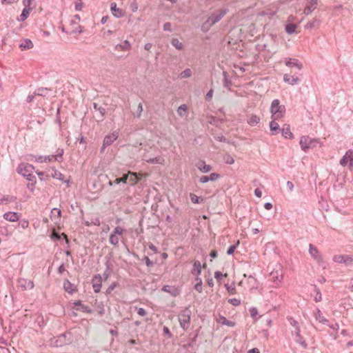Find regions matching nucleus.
<instances>
[{
    "label": "nucleus",
    "mask_w": 353,
    "mask_h": 353,
    "mask_svg": "<svg viewBox=\"0 0 353 353\" xmlns=\"http://www.w3.org/2000/svg\"><path fill=\"white\" fill-rule=\"evenodd\" d=\"M34 170V166L29 163H21L17 168V172L31 182L32 186L36 183V176L33 174Z\"/></svg>",
    "instance_id": "obj_1"
},
{
    "label": "nucleus",
    "mask_w": 353,
    "mask_h": 353,
    "mask_svg": "<svg viewBox=\"0 0 353 353\" xmlns=\"http://www.w3.org/2000/svg\"><path fill=\"white\" fill-rule=\"evenodd\" d=\"M270 111L272 114L271 118L277 120L284 117L285 108L283 105L280 104L279 99H274L272 101Z\"/></svg>",
    "instance_id": "obj_2"
},
{
    "label": "nucleus",
    "mask_w": 353,
    "mask_h": 353,
    "mask_svg": "<svg viewBox=\"0 0 353 353\" xmlns=\"http://www.w3.org/2000/svg\"><path fill=\"white\" fill-rule=\"evenodd\" d=\"M226 14V10H219L218 12L211 14L203 23L202 29L208 31L213 25L219 22Z\"/></svg>",
    "instance_id": "obj_3"
},
{
    "label": "nucleus",
    "mask_w": 353,
    "mask_h": 353,
    "mask_svg": "<svg viewBox=\"0 0 353 353\" xmlns=\"http://www.w3.org/2000/svg\"><path fill=\"white\" fill-rule=\"evenodd\" d=\"M191 314V310L186 307L185 310H182L178 316L180 326L185 331L190 327Z\"/></svg>",
    "instance_id": "obj_4"
},
{
    "label": "nucleus",
    "mask_w": 353,
    "mask_h": 353,
    "mask_svg": "<svg viewBox=\"0 0 353 353\" xmlns=\"http://www.w3.org/2000/svg\"><path fill=\"white\" fill-rule=\"evenodd\" d=\"M125 232V230L121 227V226H117L112 232L110 235L109 238V242L111 245L114 246L115 248L119 247V241L121 240L123 235L124 232Z\"/></svg>",
    "instance_id": "obj_5"
},
{
    "label": "nucleus",
    "mask_w": 353,
    "mask_h": 353,
    "mask_svg": "<svg viewBox=\"0 0 353 353\" xmlns=\"http://www.w3.org/2000/svg\"><path fill=\"white\" fill-rule=\"evenodd\" d=\"M300 145L301 149L306 152L310 148H313L316 145L317 141L308 136H303L300 139Z\"/></svg>",
    "instance_id": "obj_6"
},
{
    "label": "nucleus",
    "mask_w": 353,
    "mask_h": 353,
    "mask_svg": "<svg viewBox=\"0 0 353 353\" xmlns=\"http://www.w3.org/2000/svg\"><path fill=\"white\" fill-rule=\"evenodd\" d=\"M334 262L344 264L346 266L353 265V255L336 254L332 258Z\"/></svg>",
    "instance_id": "obj_7"
},
{
    "label": "nucleus",
    "mask_w": 353,
    "mask_h": 353,
    "mask_svg": "<svg viewBox=\"0 0 353 353\" xmlns=\"http://www.w3.org/2000/svg\"><path fill=\"white\" fill-rule=\"evenodd\" d=\"M68 336H70V333H63L59 335L57 338L52 340V344L56 347H62L70 343L71 341L68 339Z\"/></svg>",
    "instance_id": "obj_8"
},
{
    "label": "nucleus",
    "mask_w": 353,
    "mask_h": 353,
    "mask_svg": "<svg viewBox=\"0 0 353 353\" xmlns=\"http://www.w3.org/2000/svg\"><path fill=\"white\" fill-rule=\"evenodd\" d=\"M272 282L274 283L275 287H279L283 279V274L282 271L276 270L272 271L270 273Z\"/></svg>",
    "instance_id": "obj_9"
},
{
    "label": "nucleus",
    "mask_w": 353,
    "mask_h": 353,
    "mask_svg": "<svg viewBox=\"0 0 353 353\" xmlns=\"http://www.w3.org/2000/svg\"><path fill=\"white\" fill-rule=\"evenodd\" d=\"M309 253L311 256L318 263H320L323 261L322 255L321 254L317 248L311 243L309 245Z\"/></svg>",
    "instance_id": "obj_10"
},
{
    "label": "nucleus",
    "mask_w": 353,
    "mask_h": 353,
    "mask_svg": "<svg viewBox=\"0 0 353 353\" xmlns=\"http://www.w3.org/2000/svg\"><path fill=\"white\" fill-rule=\"evenodd\" d=\"M18 284L23 290H32L34 286L32 281L25 279H19Z\"/></svg>",
    "instance_id": "obj_11"
},
{
    "label": "nucleus",
    "mask_w": 353,
    "mask_h": 353,
    "mask_svg": "<svg viewBox=\"0 0 353 353\" xmlns=\"http://www.w3.org/2000/svg\"><path fill=\"white\" fill-rule=\"evenodd\" d=\"M102 285V276L100 274L95 275L92 279V288L94 292L98 293Z\"/></svg>",
    "instance_id": "obj_12"
},
{
    "label": "nucleus",
    "mask_w": 353,
    "mask_h": 353,
    "mask_svg": "<svg viewBox=\"0 0 353 353\" xmlns=\"http://www.w3.org/2000/svg\"><path fill=\"white\" fill-rule=\"evenodd\" d=\"M195 166L202 173H208L212 170V167L210 165H207L203 160L198 161Z\"/></svg>",
    "instance_id": "obj_13"
},
{
    "label": "nucleus",
    "mask_w": 353,
    "mask_h": 353,
    "mask_svg": "<svg viewBox=\"0 0 353 353\" xmlns=\"http://www.w3.org/2000/svg\"><path fill=\"white\" fill-rule=\"evenodd\" d=\"M300 333V329H296V330H294L292 332V334L295 336V341L299 343L303 348L306 349L307 345L306 342L303 340V337L301 336Z\"/></svg>",
    "instance_id": "obj_14"
},
{
    "label": "nucleus",
    "mask_w": 353,
    "mask_h": 353,
    "mask_svg": "<svg viewBox=\"0 0 353 353\" xmlns=\"http://www.w3.org/2000/svg\"><path fill=\"white\" fill-rule=\"evenodd\" d=\"M283 81L290 85H294L299 83L300 79L290 74H285L283 75Z\"/></svg>",
    "instance_id": "obj_15"
},
{
    "label": "nucleus",
    "mask_w": 353,
    "mask_h": 353,
    "mask_svg": "<svg viewBox=\"0 0 353 353\" xmlns=\"http://www.w3.org/2000/svg\"><path fill=\"white\" fill-rule=\"evenodd\" d=\"M118 138V133L117 132H114L110 134L106 135L104 137L103 143H104V146H109L113 143L114 141H116Z\"/></svg>",
    "instance_id": "obj_16"
},
{
    "label": "nucleus",
    "mask_w": 353,
    "mask_h": 353,
    "mask_svg": "<svg viewBox=\"0 0 353 353\" xmlns=\"http://www.w3.org/2000/svg\"><path fill=\"white\" fill-rule=\"evenodd\" d=\"M63 154V150L59 149L58 153L55 155H48L44 157V161H52L53 160L57 161L58 162H61L62 161V156Z\"/></svg>",
    "instance_id": "obj_17"
},
{
    "label": "nucleus",
    "mask_w": 353,
    "mask_h": 353,
    "mask_svg": "<svg viewBox=\"0 0 353 353\" xmlns=\"http://www.w3.org/2000/svg\"><path fill=\"white\" fill-rule=\"evenodd\" d=\"M285 65L288 67H295L299 70H301L303 68V65L298 59L289 58L285 60Z\"/></svg>",
    "instance_id": "obj_18"
},
{
    "label": "nucleus",
    "mask_w": 353,
    "mask_h": 353,
    "mask_svg": "<svg viewBox=\"0 0 353 353\" xmlns=\"http://www.w3.org/2000/svg\"><path fill=\"white\" fill-rule=\"evenodd\" d=\"M3 218L8 221L15 222L19 219L20 215L15 212H8L3 214Z\"/></svg>",
    "instance_id": "obj_19"
},
{
    "label": "nucleus",
    "mask_w": 353,
    "mask_h": 353,
    "mask_svg": "<svg viewBox=\"0 0 353 353\" xmlns=\"http://www.w3.org/2000/svg\"><path fill=\"white\" fill-rule=\"evenodd\" d=\"M318 0H311L304 9V14L308 15L311 14L316 8Z\"/></svg>",
    "instance_id": "obj_20"
},
{
    "label": "nucleus",
    "mask_w": 353,
    "mask_h": 353,
    "mask_svg": "<svg viewBox=\"0 0 353 353\" xmlns=\"http://www.w3.org/2000/svg\"><path fill=\"white\" fill-rule=\"evenodd\" d=\"M332 330V332L329 333L330 336L332 338L333 340H336L338 339V332L339 330V325L338 323L335 324H329L327 325Z\"/></svg>",
    "instance_id": "obj_21"
},
{
    "label": "nucleus",
    "mask_w": 353,
    "mask_h": 353,
    "mask_svg": "<svg viewBox=\"0 0 353 353\" xmlns=\"http://www.w3.org/2000/svg\"><path fill=\"white\" fill-rule=\"evenodd\" d=\"M314 317L316 321H318L319 323L328 325L329 321L325 318V316L323 315L322 312L319 309H316V311L314 314Z\"/></svg>",
    "instance_id": "obj_22"
},
{
    "label": "nucleus",
    "mask_w": 353,
    "mask_h": 353,
    "mask_svg": "<svg viewBox=\"0 0 353 353\" xmlns=\"http://www.w3.org/2000/svg\"><path fill=\"white\" fill-rule=\"evenodd\" d=\"M93 108L95 110L99 111V121H103L105 114V109L103 107L99 105V104L95 102L93 103Z\"/></svg>",
    "instance_id": "obj_23"
},
{
    "label": "nucleus",
    "mask_w": 353,
    "mask_h": 353,
    "mask_svg": "<svg viewBox=\"0 0 353 353\" xmlns=\"http://www.w3.org/2000/svg\"><path fill=\"white\" fill-rule=\"evenodd\" d=\"M21 50H29L33 48V43L30 39H25L19 44Z\"/></svg>",
    "instance_id": "obj_24"
},
{
    "label": "nucleus",
    "mask_w": 353,
    "mask_h": 353,
    "mask_svg": "<svg viewBox=\"0 0 353 353\" xmlns=\"http://www.w3.org/2000/svg\"><path fill=\"white\" fill-rule=\"evenodd\" d=\"M130 43L128 40H125L121 43L115 46L116 50H128L130 49Z\"/></svg>",
    "instance_id": "obj_25"
},
{
    "label": "nucleus",
    "mask_w": 353,
    "mask_h": 353,
    "mask_svg": "<svg viewBox=\"0 0 353 353\" xmlns=\"http://www.w3.org/2000/svg\"><path fill=\"white\" fill-rule=\"evenodd\" d=\"M260 121V118L256 114H252L248 119V125L252 127L256 126Z\"/></svg>",
    "instance_id": "obj_26"
},
{
    "label": "nucleus",
    "mask_w": 353,
    "mask_h": 353,
    "mask_svg": "<svg viewBox=\"0 0 353 353\" xmlns=\"http://www.w3.org/2000/svg\"><path fill=\"white\" fill-rule=\"evenodd\" d=\"M61 216V211L60 209L54 208L51 211V219L55 221L60 220Z\"/></svg>",
    "instance_id": "obj_27"
},
{
    "label": "nucleus",
    "mask_w": 353,
    "mask_h": 353,
    "mask_svg": "<svg viewBox=\"0 0 353 353\" xmlns=\"http://www.w3.org/2000/svg\"><path fill=\"white\" fill-rule=\"evenodd\" d=\"M201 263L199 261H195L193 264V269L192 274L196 275L197 276L201 274Z\"/></svg>",
    "instance_id": "obj_28"
},
{
    "label": "nucleus",
    "mask_w": 353,
    "mask_h": 353,
    "mask_svg": "<svg viewBox=\"0 0 353 353\" xmlns=\"http://www.w3.org/2000/svg\"><path fill=\"white\" fill-rule=\"evenodd\" d=\"M110 9L116 17H121L123 15V11L117 8V3L113 2L110 5Z\"/></svg>",
    "instance_id": "obj_29"
},
{
    "label": "nucleus",
    "mask_w": 353,
    "mask_h": 353,
    "mask_svg": "<svg viewBox=\"0 0 353 353\" xmlns=\"http://www.w3.org/2000/svg\"><path fill=\"white\" fill-rule=\"evenodd\" d=\"M162 290L165 292H168L172 296H176L178 294V290L174 287L170 285H164Z\"/></svg>",
    "instance_id": "obj_30"
},
{
    "label": "nucleus",
    "mask_w": 353,
    "mask_h": 353,
    "mask_svg": "<svg viewBox=\"0 0 353 353\" xmlns=\"http://www.w3.org/2000/svg\"><path fill=\"white\" fill-rule=\"evenodd\" d=\"M63 288L69 294H72L74 291V285L69 280L64 281Z\"/></svg>",
    "instance_id": "obj_31"
},
{
    "label": "nucleus",
    "mask_w": 353,
    "mask_h": 353,
    "mask_svg": "<svg viewBox=\"0 0 353 353\" xmlns=\"http://www.w3.org/2000/svg\"><path fill=\"white\" fill-rule=\"evenodd\" d=\"M15 199L16 198L14 196L0 194V205L7 203L8 202L14 201Z\"/></svg>",
    "instance_id": "obj_32"
},
{
    "label": "nucleus",
    "mask_w": 353,
    "mask_h": 353,
    "mask_svg": "<svg viewBox=\"0 0 353 353\" xmlns=\"http://www.w3.org/2000/svg\"><path fill=\"white\" fill-rule=\"evenodd\" d=\"M32 10V8H23L22 13L21 14L18 20L20 21H24L25 20H26Z\"/></svg>",
    "instance_id": "obj_33"
},
{
    "label": "nucleus",
    "mask_w": 353,
    "mask_h": 353,
    "mask_svg": "<svg viewBox=\"0 0 353 353\" xmlns=\"http://www.w3.org/2000/svg\"><path fill=\"white\" fill-rule=\"evenodd\" d=\"M270 128L273 135L276 134L280 130L279 125L274 119L270 123Z\"/></svg>",
    "instance_id": "obj_34"
},
{
    "label": "nucleus",
    "mask_w": 353,
    "mask_h": 353,
    "mask_svg": "<svg viewBox=\"0 0 353 353\" xmlns=\"http://www.w3.org/2000/svg\"><path fill=\"white\" fill-rule=\"evenodd\" d=\"M126 175H128V179L132 184H134L139 180V174L137 172H129Z\"/></svg>",
    "instance_id": "obj_35"
},
{
    "label": "nucleus",
    "mask_w": 353,
    "mask_h": 353,
    "mask_svg": "<svg viewBox=\"0 0 353 353\" xmlns=\"http://www.w3.org/2000/svg\"><path fill=\"white\" fill-rule=\"evenodd\" d=\"M219 323L232 327L235 325L234 322L228 320L225 316H220Z\"/></svg>",
    "instance_id": "obj_36"
},
{
    "label": "nucleus",
    "mask_w": 353,
    "mask_h": 353,
    "mask_svg": "<svg viewBox=\"0 0 353 353\" xmlns=\"http://www.w3.org/2000/svg\"><path fill=\"white\" fill-rule=\"evenodd\" d=\"M194 288L199 292H201L203 290L202 280L199 276L195 279V284Z\"/></svg>",
    "instance_id": "obj_37"
},
{
    "label": "nucleus",
    "mask_w": 353,
    "mask_h": 353,
    "mask_svg": "<svg viewBox=\"0 0 353 353\" xmlns=\"http://www.w3.org/2000/svg\"><path fill=\"white\" fill-rule=\"evenodd\" d=\"M282 135L285 138H289L291 139L293 137L292 133L290 132V127L288 125L286 128H283L281 130Z\"/></svg>",
    "instance_id": "obj_38"
},
{
    "label": "nucleus",
    "mask_w": 353,
    "mask_h": 353,
    "mask_svg": "<svg viewBox=\"0 0 353 353\" xmlns=\"http://www.w3.org/2000/svg\"><path fill=\"white\" fill-rule=\"evenodd\" d=\"M74 305L77 306V307L76 308L77 310H80L83 312H90V310H88V307L86 306V305H84L81 303V302L80 301H77L74 303Z\"/></svg>",
    "instance_id": "obj_39"
},
{
    "label": "nucleus",
    "mask_w": 353,
    "mask_h": 353,
    "mask_svg": "<svg viewBox=\"0 0 353 353\" xmlns=\"http://www.w3.org/2000/svg\"><path fill=\"white\" fill-rule=\"evenodd\" d=\"M351 154V150H348L346 152V153L345 154V155L341 158V159L340 160V164L342 165V166H345L347 163L349 162V154Z\"/></svg>",
    "instance_id": "obj_40"
},
{
    "label": "nucleus",
    "mask_w": 353,
    "mask_h": 353,
    "mask_svg": "<svg viewBox=\"0 0 353 353\" xmlns=\"http://www.w3.org/2000/svg\"><path fill=\"white\" fill-rule=\"evenodd\" d=\"M61 236H63L64 238L66 239V242L68 243V239L67 238V236L64 233H62L61 234H60L58 232H52V234L51 235V239L53 241H59L61 239Z\"/></svg>",
    "instance_id": "obj_41"
},
{
    "label": "nucleus",
    "mask_w": 353,
    "mask_h": 353,
    "mask_svg": "<svg viewBox=\"0 0 353 353\" xmlns=\"http://www.w3.org/2000/svg\"><path fill=\"white\" fill-rule=\"evenodd\" d=\"M171 43L177 50H182L183 48V43L180 42L178 39H172Z\"/></svg>",
    "instance_id": "obj_42"
},
{
    "label": "nucleus",
    "mask_w": 353,
    "mask_h": 353,
    "mask_svg": "<svg viewBox=\"0 0 353 353\" xmlns=\"http://www.w3.org/2000/svg\"><path fill=\"white\" fill-rule=\"evenodd\" d=\"M49 90L46 88H40L34 92V94L41 97H46L48 94Z\"/></svg>",
    "instance_id": "obj_43"
},
{
    "label": "nucleus",
    "mask_w": 353,
    "mask_h": 353,
    "mask_svg": "<svg viewBox=\"0 0 353 353\" xmlns=\"http://www.w3.org/2000/svg\"><path fill=\"white\" fill-rule=\"evenodd\" d=\"M190 197L191 201L194 203H196V204L201 203L203 201V199L202 197L198 196L194 194L191 193L190 194Z\"/></svg>",
    "instance_id": "obj_44"
},
{
    "label": "nucleus",
    "mask_w": 353,
    "mask_h": 353,
    "mask_svg": "<svg viewBox=\"0 0 353 353\" xmlns=\"http://www.w3.org/2000/svg\"><path fill=\"white\" fill-rule=\"evenodd\" d=\"M187 105L185 104L181 105L177 109V113L180 117H183L187 111Z\"/></svg>",
    "instance_id": "obj_45"
},
{
    "label": "nucleus",
    "mask_w": 353,
    "mask_h": 353,
    "mask_svg": "<svg viewBox=\"0 0 353 353\" xmlns=\"http://www.w3.org/2000/svg\"><path fill=\"white\" fill-rule=\"evenodd\" d=\"M296 26L294 24L290 23L285 26V31L288 34H292L295 32Z\"/></svg>",
    "instance_id": "obj_46"
},
{
    "label": "nucleus",
    "mask_w": 353,
    "mask_h": 353,
    "mask_svg": "<svg viewBox=\"0 0 353 353\" xmlns=\"http://www.w3.org/2000/svg\"><path fill=\"white\" fill-rule=\"evenodd\" d=\"M192 76V71L190 68H187L182 71L180 74L181 78H188Z\"/></svg>",
    "instance_id": "obj_47"
},
{
    "label": "nucleus",
    "mask_w": 353,
    "mask_h": 353,
    "mask_svg": "<svg viewBox=\"0 0 353 353\" xmlns=\"http://www.w3.org/2000/svg\"><path fill=\"white\" fill-rule=\"evenodd\" d=\"M128 179V175L124 174L122 177L116 179L113 183L115 184H119L120 183H126Z\"/></svg>",
    "instance_id": "obj_48"
},
{
    "label": "nucleus",
    "mask_w": 353,
    "mask_h": 353,
    "mask_svg": "<svg viewBox=\"0 0 353 353\" xmlns=\"http://www.w3.org/2000/svg\"><path fill=\"white\" fill-rule=\"evenodd\" d=\"M239 245V241H237V242L234 245L230 246V248H228V250L227 251V254L228 255L232 254L234 252L235 250L236 249V248Z\"/></svg>",
    "instance_id": "obj_49"
},
{
    "label": "nucleus",
    "mask_w": 353,
    "mask_h": 353,
    "mask_svg": "<svg viewBox=\"0 0 353 353\" xmlns=\"http://www.w3.org/2000/svg\"><path fill=\"white\" fill-rule=\"evenodd\" d=\"M54 178L57 179L59 181H64V175L57 170L54 171V174H52Z\"/></svg>",
    "instance_id": "obj_50"
},
{
    "label": "nucleus",
    "mask_w": 353,
    "mask_h": 353,
    "mask_svg": "<svg viewBox=\"0 0 353 353\" xmlns=\"http://www.w3.org/2000/svg\"><path fill=\"white\" fill-rule=\"evenodd\" d=\"M315 291H316V294L314 296V301L316 302H319L322 299L321 293L319 289L317 288L316 287H315Z\"/></svg>",
    "instance_id": "obj_51"
},
{
    "label": "nucleus",
    "mask_w": 353,
    "mask_h": 353,
    "mask_svg": "<svg viewBox=\"0 0 353 353\" xmlns=\"http://www.w3.org/2000/svg\"><path fill=\"white\" fill-rule=\"evenodd\" d=\"M110 265H109L108 263H106V269L103 274V276L105 279H108V278L110 276Z\"/></svg>",
    "instance_id": "obj_52"
},
{
    "label": "nucleus",
    "mask_w": 353,
    "mask_h": 353,
    "mask_svg": "<svg viewBox=\"0 0 353 353\" xmlns=\"http://www.w3.org/2000/svg\"><path fill=\"white\" fill-rule=\"evenodd\" d=\"M224 161L226 163L230 164V165H232L234 163V158L230 154H228L224 157Z\"/></svg>",
    "instance_id": "obj_53"
},
{
    "label": "nucleus",
    "mask_w": 353,
    "mask_h": 353,
    "mask_svg": "<svg viewBox=\"0 0 353 353\" xmlns=\"http://www.w3.org/2000/svg\"><path fill=\"white\" fill-rule=\"evenodd\" d=\"M29 225V222L26 220L23 219L19 221V226L21 227L22 229H26Z\"/></svg>",
    "instance_id": "obj_54"
},
{
    "label": "nucleus",
    "mask_w": 353,
    "mask_h": 353,
    "mask_svg": "<svg viewBox=\"0 0 353 353\" xmlns=\"http://www.w3.org/2000/svg\"><path fill=\"white\" fill-rule=\"evenodd\" d=\"M289 321L290 324L294 327V330H296V329H300L299 323L296 320H294L292 318H290L289 319Z\"/></svg>",
    "instance_id": "obj_55"
},
{
    "label": "nucleus",
    "mask_w": 353,
    "mask_h": 353,
    "mask_svg": "<svg viewBox=\"0 0 353 353\" xmlns=\"http://www.w3.org/2000/svg\"><path fill=\"white\" fill-rule=\"evenodd\" d=\"M228 302L232 304V305L234 306H238L240 305L241 303V301L238 299H235V298H233V299H230L228 300Z\"/></svg>",
    "instance_id": "obj_56"
},
{
    "label": "nucleus",
    "mask_w": 353,
    "mask_h": 353,
    "mask_svg": "<svg viewBox=\"0 0 353 353\" xmlns=\"http://www.w3.org/2000/svg\"><path fill=\"white\" fill-rule=\"evenodd\" d=\"M209 176V180L211 181H214L217 179H219L221 176L219 174H216V173H211Z\"/></svg>",
    "instance_id": "obj_57"
},
{
    "label": "nucleus",
    "mask_w": 353,
    "mask_h": 353,
    "mask_svg": "<svg viewBox=\"0 0 353 353\" xmlns=\"http://www.w3.org/2000/svg\"><path fill=\"white\" fill-rule=\"evenodd\" d=\"M23 4L24 5V8H32V0H23Z\"/></svg>",
    "instance_id": "obj_58"
},
{
    "label": "nucleus",
    "mask_w": 353,
    "mask_h": 353,
    "mask_svg": "<svg viewBox=\"0 0 353 353\" xmlns=\"http://www.w3.org/2000/svg\"><path fill=\"white\" fill-rule=\"evenodd\" d=\"M225 287L230 294H234L235 288H234V285H232L230 286L228 284H226Z\"/></svg>",
    "instance_id": "obj_59"
},
{
    "label": "nucleus",
    "mask_w": 353,
    "mask_h": 353,
    "mask_svg": "<svg viewBox=\"0 0 353 353\" xmlns=\"http://www.w3.org/2000/svg\"><path fill=\"white\" fill-rule=\"evenodd\" d=\"M163 334L167 335L168 337H169V338L172 337V334L168 327H165V326L163 327Z\"/></svg>",
    "instance_id": "obj_60"
},
{
    "label": "nucleus",
    "mask_w": 353,
    "mask_h": 353,
    "mask_svg": "<svg viewBox=\"0 0 353 353\" xmlns=\"http://www.w3.org/2000/svg\"><path fill=\"white\" fill-rule=\"evenodd\" d=\"M208 181H210L208 176H202L199 179V182L201 183H207Z\"/></svg>",
    "instance_id": "obj_61"
},
{
    "label": "nucleus",
    "mask_w": 353,
    "mask_h": 353,
    "mask_svg": "<svg viewBox=\"0 0 353 353\" xmlns=\"http://www.w3.org/2000/svg\"><path fill=\"white\" fill-rule=\"evenodd\" d=\"M315 22L316 21H310V22H307L305 25V28L307 29H312L315 26Z\"/></svg>",
    "instance_id": "obj_62"
},
{
    "label": "nucleus",
    "mask_w": 353,
    "mask_h": 353,
    "mask_svg": "<svg viewBox=\"0 0 353 353\" xmlns=\"http://www.w3.org/2000/svg\"><path fill=\"white\" fill-rule=\"evenodd\" d=\"M212 95H213V90H212V89H211V90H210L207 92V94H206V95H205V99H206V100H208V101L211 100V99H212Z\"/></svg>",
    "instance_id": "obj_63"
},
{
    "label": "nucleus",
    "mask_w": 353,
    "mask_h": 353,
    "mask_svg": "<svg viewBox=\"0 0 353 353\" xmlns=\"http://www.w3.org/2000/svg\"><path fill=\"white\" fill-rule=\"evenodd\" d=\"M116 287V283H113L112 284H111L108 288V289L106 290V293L107 294H110L112 290L114 289V288Z\"/></svg>",
    "instance_id": "obj_64"
}]
</instances>
